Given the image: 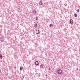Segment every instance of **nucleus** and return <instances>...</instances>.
I'll list each match as a JSON object with an SVG mask.
<instances>
[{"label":"nucleus","instance_id":"1","mask_svg":"<svg viewBox=\"0 0 80 80\" xmlns=\"http://www.w3.org/2000/svg\"><path fill=\"white\" fill-rule=\"evenodd\" d=\"M58 73L60 75L62 74V70L61 69H59L58 70Z\"/></svg>","mask_w":80,"mask_h":80},{"label":"nucleus","instance_id":"2","mask_svg":"<svg viewBox=\"0 0 80 80\" xmlns=\"http://www.w3.org/2000/svg\"><path fill=\"white\" fill-rule=\"evenodd\" d=\"M36 33L37 35H38L40 33V31L38 30H37L36 31Z\"/></svg>","mask_w":80,"mask_h":80},{"label":"nucleus","instance_id":"3","mask_svg":"<svg viewBox=\"0 0 80 80\" xmlns=\"http://www.w3.org/2000/svg\"><path fill=\"white\" fill-rule=\"evenodd\" d=\"M0 40L1 42H3L4 40L3 39V38H0Z\"/></svg>","mask_w":80,"mask_h":80},{"label":"nucleus","instance_id":"4","mask_svg":"<svg viewBox=\"0 0 80 80\" xmlns=\"http://www.w3.org/2000/svg\"><path fill=\"white\" fill-rule=\"evenodd\" d=\"M70 23L71 24H72V23H73V21L72 19H71L70 20Z\"/></svg>","mask_w":80,"mask_h":80},{"label":"nucleus","instance_id":"5","mask_svg":"<svg viewBox=\"0 0 80 80\" xmlns=\"http://www.w3.org/2000/svg\"><path fill=\"white\" fill-rule=\"evenodd\" d=\"M35 64L36 65H38L39 64L38 62L37 61H36V62H35Z\"/></svg>","mask_w":80,"mask_h":80},{"label":"nucleus","instance_id":"6","mask_svg":"<svg viewBox=\"0 0 80 80\" xmlns=\"http://www.w3.org/2000/svg\"><path fill=\"white\" fill-rule=\"evenodd\" d=\"M39 4L40 5H42L43 3H42V1H40L39 2Z\"/></svg>","mask_w":80,"mask_h":80},{"label":"nucleus","instance_id":"7","mask_svg":"<svg viewBox=\"0 0 80 80\" xmlns=\"http://www.w3.org/2000/svg\"><path fill=\"white\" fill-rule=\"evenodd\" d=\"M33 13L34 14H35L36 13V11H35V10H34L33 11Z\"/></svg>","mask_w":80,"mask_h":80},{"label":"nucleus","instance_id":"8","mask_svg":"<svg viewBox=\"0 0 80 80\" xmlns=\"http://www.w3.org/2000/svg\"><path fill=\"white\" fill-rule=\"evenodd\" d=\"M34 25H35V26H34V27L35 28H37V24L36 23H35L34 24Z\"/></svg>","mask_w":80,"mask_h":80},{"label":"nucleus","instance_id":"9","mask_svg":"<svg viewBox=\"0 0 80 80\" xmlns=\"http://www.w3.org/2000/svg\"><path fill=\"white\" fill-rule=\"evenodd\" d=\"M0 58H1V59H2L3 58V56H2V55L1 54L0 55Z\"/></svg>","mask_w":80,"mask_h":80},{"label":"nucleus","instance_id":"10","mask_svg":"<svg viewBox=\"0 0 80 80\" xmlns=\"http://www.w3.org/2000/svg\"><path fill=\"white\" fill-rule=\"evenodd\" d=\"M40 67V68H43V65L42 64H41Z\"/></svg>","mask_w":80,"mask_h":80},{"label":"nucleus","instance_id":"11","mask_svg":"<svg viewBox=\"0 0 80 80\" xmlns=\"http://www.w3.org/2000/svg\"><path fill=\"white\" fill-rule=\"evenodd\" d=\"M49 26H50V27H53V24H50Z\"/></svg>","mask_w":80,"mask_h":80},{"label":"nucleus","instance_id":"12","mask_svg":"<svg viewBox=\"0 0 80 80\" xmlns=\"http://www.w3.org/2000/svg\"><path fill=\"white\" fill-rule=\"evenodd\" d=\"M20 70H23V67H21L20 68Z\"/></svg>","mask_w":80,"mask_h":80},{"label":"nucleus","instance_id":"13","mask_svg":"<svg viewBox=\"0 0 80 80\" xmlns=\"http://www.w3.org/2000/svg\"><path fill=\"white\" fill-rule=\"evenodd\" d=\"M74 15L75 17H77V13H75Z\"/></svg>","mask_w":80,"mask_h":80},{"label":"nucleus","instance_id":"14","mask_svg":"<svg viewBox=\"0 0 80 80\" xmlns=\"http://www.w3.org/2000/svg\"><path fill=\"white\" fill-rule=\"evenodd\" d=\"M38 18H36V20H38Z\"/></svg>","mask_w":80,"mask_h":80},{"label":"nucleus","instance_id":"15","mask_svg":"<svg viewBox=\"0 0 80 80\" xmlns=\"http://www.w3.org/2000/svg\"><path fill=\"white\" fill-rule=\"evenodd\" d=\"M77 11H78V12H80V9H78Z\"/></svg>","mask_w":80,"mask_h":80},{"label":"nucleus","instance_id":"16","mask_svg":"<svg viewBox=\"0 0 80 80\" xmlns=\"http://www.w3.org/2000/svg\"><path fill=\"white\" fill-rule=\"evenodd\" d=\"M48 75H47V74H46V77H48Z\"/></svg>","mask_w":80,"mask_h":80},{"label":"nucleus","instance_id":"17","mask_svg":"<svg viewBox=\"0 0 80 80\" xmlns=\"http://www.w3.org/2000/svg\"><path fill=\"white\" fill-rule=\"evenodd\" d=\"M48 70H50V68H48Z\"/></svg>","mask_w":80,"mask_h":80},{"label":"nucleus","instance_id":"18","mask_svg":"<svg viewBox=\"0 0 80 80\" xmlns=\"http://www.w3.org/2000/svg\"><path fill=\"white\" fill-rule=\"evenodd\" d=\"M1 72V70H0V72Z\"/></svg>","mask_w":80,"mask_h":80},{"label":"nucleus","instance_id":"19","mask_svg":"<svg viewBox=\"0 0 80 80\" xmlns=\"http://www.w3.org/2000/svg\"><path fill=\"white\" fill-rule=\"evenodd\" d=\"M61 18H62V16H61Z\"/></svg>","mask_w":80,"mask_h":80}]
</instances>
